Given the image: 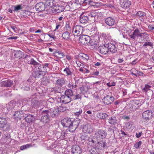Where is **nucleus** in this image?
<instances>
[{
  "instance_id": "1",
  "label": "nucleus",
  "mask_w": 154,
  "mask_h": 154,
  "mask_svg": "<svg viewBox=\"0 0 154 154\" xmlns=\"http://www.w3.org/2000/svg\"><path fill=\"white\" fill-rule=\"evenodd\" d=\"M83 32V27L80 26H76L72 29V33L76 36H79L82 34Z\"/></svg>"
},
{
  "instance_id": "2",
  "label": "nucleus",
  "mask_w": 154,
  "mask_h": 154,
  "mask_svg": "<svg viewBox=\"0 0 154 154\" xmlns=\"http://www.w3.org/2000/svg\"><path fill=\"white\" fill-rule=\"evenodd\" d=\"M1 141L2 144H8L11 141V139L10 134L6 133L3 134Z\"/></svg>"
},
{
  "instance_id": "3",
  "label": "nucleus",
  "mask_w": 154,
  "mask_h": 154,
  "mask_svg": "<svg viewBox=\"0 0 154 154\" xmlns=\"http://www.w3.org/2000/svg\"><path fill=\"white\" fill-rule=\"evenodd\" d=\"M49 111L48 110H45L42 112V116L40 119V121L44 123H48L50 121L48 116Z\"/></svg>"
},
{
  "instance_id": "4",
  "label": "nucleus",
  "mask_w": 154,
  "mask_h": 154,
  "mask_svg": "<svg viewBox=\"0 0 154 154\" xmlns=\"http://www.w3.org/2000/svg\"><path fill=\"white\" fill-rule=\"evenodd\" d=\"M107 135L106 131L103 130L98 129L95 131V136L97 139H103L106 137Z\"/></svg>"
},
{
  "instance_id": "5",
  "label": "nucleus",
  "mask_w": 154,
  "mask_h": 154,
  "mask_svg": "<svg viewBox=\"0 0 154 154\" xmlns=\"http://www.w3.org/2000/svg\"><path fill=\"white\" fill-rule=\"evenodd\" d=\"M10 125L8 124L7 121L6 119L0 118V128L3 130L8 131Z\"/></svg>"
},
{
  "instance_id": "6",
  "label": "nucleus",
  "mask_w": 154,
  "mask_h": 154,
  "mask_svg": "<svg viewBox=\"0 0 154 154\" xmlns=\"http://www.w3.org/2000/svg\"><path fill=\"white\" fill-rule=\"evenodd\" d=\"M91 39L90 37L86 35H84L81 36L79 38V42L83 45H85L90 43L91 45H93L91 43Z\"/></svg>"
},
{
  "instance_id": "7",
  "label": "nucleus",
  "mask_w": 154,
  "mask_h": 154,
  "mask_svg": "<svg viewBox=\"0 0 154 154\" xmlns=\"http://www.w3.org/2000/svg\"><path fill=\"white\" fill-rule=\"evenodd\" d=\"M65 9L64 6L62 5L57 4L56 3L52 9L53 13L57 14L62 12L64 11Z\"/></svg>"
},
{
  "instance_id": "8",
  "label": "nucleus",
  "mask_w": 154,
  "mask_h": 154,
  "mask_svg": "<svg viewBox=\"0 0 154 154\" xmlns=\"http://www.w3.org/2000/svg\"><path fill=\"white\" fill-rule=\"evenodd\" d=\"M61 123L63 127H69L73 124V121L71 119L66 118L61 121Z\"/></svg>"
},
{
  "instance_id": "9",
  "label": "nucleus",
  "mask_w": 154,
  "mask_h": 154,
  "mask_svg": "<svg viewBox=\"0 0 154 154\" xmlns=\"http://www.w3.org/2000/svg\"><path fill=\"white\" fill-rule=\"evenodd\" d=\"M82 131L84 133H91L93 131V127L90 124H87L83 126Z\"/></svg>"
},
{
  "instance_id": "10",
  "label": "nucleus",
  "mask_w": 154,
  "mask_h": 154,
  "mask_svg": "<svg viewBox=\"0 0 154 154\" xmlns=\"http://www.w3.org/2000/svg\"><path fill=\"white\" fill-rule=\"evenodd\" d=\"M114 99V98L112 96L108 95L104 97L103 99V101L105 104L109 105L113 101Z\"/></svg>"
},
{
  "instance_id": "11",
  "label": "nucleus",
  "mask_w": 154,
  "mask_h": 154,
  "mask_svg": "<svg viewBox=\"0 0 154 154\" xmlns=\"http://www.w3.org/2000/svg\"><path fill=\"white\" fill-rule=\"evenodd\" d=\"M41 101H38L36 98H34L31 100V105L33 108H37L42 105Z\"/></svg>"
},
{
  "instance_id": "12",
  "label": "nucleus",
  "mask_w": 154,
  "mask_h": 154,
  "mask_svg": "<svg viewBox=\"0 0 154 154\" xmlns=\"http://www.w3.org/2000/svg\"><path fill=\"white\" fill-rule=\"evenodd\" d=\"M73 115L76 118H80L81 117V115L82 113V110L81 107L75 108L73 110Z\"/></svg>"
},
{
  "instance_id": "13",
  "label": "nucleus",
  "mask_w": 154,
  "mask_h": 154,
  "mask_svg": "<svg viewBox=\"0 0 154 154\" xmlns=\"http://www.w3.org/2000/svg\"><path fill=\"white\" fill-rule=\"evenodd\" d=\"M98 50L100 52L103 54H106L108 52L107 44H104L99 46Z\"/></svg>"
},
{
  "instance_id": "14",
  "label": "nucleus",
  "mask_w": 154,
  "mask_h": 154,
  "mask_svg": "<svg viewBox=\"0 0 154 154\" xmlns=\"http://www.w3.org/2000/svg\"><path fill=\"white\" fill-rule=\"evenodd\" d=\"M106 146V143L103 141H100L96 143L94 146V148L96 150L102 149Z\"/></svg>"
},
{
  "instance_id": "15",
  "label": "nucleus",
  "mask_w": 154,
  "mask_h": 154,
  "mask_svg": "<svg viewBox=\"0 0 154 154\" xmlns=\"http://www.w3.org/2000/svg\"><path fill=\"white\" fill-rule=\"evenodd\" d=\"M48 111L49 113H50L51 116L53 118L56 117L58 115L59 110L57 107L52 108Z\"/></svg>"
},
{
  "instance_id": "16",
  "label": "nucleus",
  "mask_w": 154,
  "mask_h": 154,
  "mask_svg": "<svg viewBox=\"0 0 154 154\" xmlns=\"http://www.w3.org/2000/svg\"><path fill=\"white\" fill-rule=\"evenodd\" d=\"M106 24L109 26H112L116 24V21L114 18L112 17H108L105 20Z\"/></svg>"
},
{
  "instance_id": "17",
  "label": "nucleus",
  "mask_w": 154,
  "mask_h": 154,
  "mask_svg": "<svg viewBox=\"0 0 154 154\" xmlns=\"http://www.w3.org/2000/svg\"><path fill=\"white\" fill-rule=\"evenodd\" d=\"M71 100V98L70 97L65 94L62 95L60 98V102L65 104L70 102Z\"/></svg>"
},
{
  "instance_id": "18",
  "label": "nucleus",
  "mask_w": 154,
  "mask_h": 154,
  "mask_svg": "<svg viewBox=\"0 0 154 154\" xmlns=\"http://www.w3.org/2000/svg\"><path fill=\"white\" fill-rule=\"evenodd\" d=\"M131 2L128 0H122L120 1V5L124 8H129L131 5Z\"/></svg>"
},
{
  "instance_id": "19",
  "label": "nucleus",
  "mask_w": 154,
  "mask_h": 154,
  "mask_svg": "<svg viewBox=\"0 0 154 154\" xmlns=\"http://www.w3.org/2000/svg\"><path fill=\"white\" fill-rule=\"evenodd\" d=\"M108 50L112 53H115L117 48L115 45V44L111 43H109L107 44Z\"/></svg>"
},
{
  "instance_id": "20",
  "label": "nucleus",
  "mask_w": 154,
  "mask_h": 154,
  "mask_svg": "<svg viewBox=\"0 0 154 154\" xmlns=\"http://www.w3.org/2000/svg\"><path fill=\"white\" fill-rule=\"evenodd\" d=\"M36 10L39 12L44 11L45 9V5L43 3H37L35 6Z\"/></svg>"
},
{
  "instance_id": "21",
  "label": "nucleus",
  "mask_w": 154,
  "mask_h": 154,
  "mask_svg": "<svg viewBox=\"0 0 154 154\" xmlns=\"http://www.w3.org/2000/svg\"><path fill=\"white\" fill-rule=\"evenodd\" d=\"M2 86L10 87L12 86L13 81L11 80L7 79L2 81L1 83Z\"/></svg>"
},
{
  "instance_id": "22",
  "label": "nucleus",
  "mask_w": 154,
  "mask_h": 154,
  "mask_svg": "<svg viewBox=\"0 0 154 154\" xmlns=\"http://www.w3.org/2000/svg\"><path fill=\"white\" fill-rule=\"evenodd\" d=\"M72 152L73 154H80L82 152L80 147L77 145H74L72 148Z\"/></svg>"
},
{
  "instance_id": "23",
  "label": "nucleus",
  "mask_w": 154,
  "mask_h": 154,
  "mask_svg": "<svg viewBox=\"0 0 154 154\" xmlns=\"http://www.w3.org/2000/svg\"><path fill=\"white\" fill-rule=\"evenodd\" d=\"M129 104L131 105L132 108L138 107L141 105L140 101L137 100H134L130 101Z\"/></svg>"
},
{
  "instance_id": "24",
  "label": "nucleus",
  "mask_w": 154,
  "mask_h": 154,
  "mask_svg": "<svg viewBox=\"0 0 154 154\" xmlns=\"http://www.w3.org/2000/svg\"><path fill=\"white\" fill-rule=\"evenodd\" d=\"M89 18L87 16H85V14H82L80 16V22L82 23H88Z\"/></svg>"
},
{
  "instance_id": "25",
  "label": "nucleus",
  "mask_w": 154,
  "mask_h": 154,
  "mask_svg": "<svg viewBox=\"0 0 154 154\" xmlns=\"http://www.w3.org/2000/svg\"><path fill=\"white\" fill-rule=\"evenodd\" d=\"M152 116V112L149 110H146L142 114L143 118L146 120H149V117Z\"/></svg>"
},
{
  "instance_id": "26",
  "label": "nucleus",
  "mask_w": 154,
  "mask_h": 154,
  "mask_svg": "<svg viewBox=\"0 0 154 154\" xmlns=\"http://www.w3.org/2000/svg\"><path fill=\"white\" fill-rule=\"evenodd\" d=\"M136 15L141 21H143L144 20L145 17L146 16V14L143 12L139 11L137 12Z\"/></svg>"
},
{
  "instance_id": "27",
  "label": "nucleus",
  "mask_w": 154,
  "mask_h": 154,
  "mask_svg": "<svg viewBox=\"0 0 154 154\" xmlns=\"http://www.w3.org/2000/svg\"><path fill=\"white\" fill-rule=\"evenodd\" d=\"M20 87L22 89L26 91L29 90L30 88L26 82H21L20 85Z\"/></svg>"
},
{
  "instance_id": "28",
  "label": "nucleus",
  "mask_w": 154,
  "mask_h": 154,
  "mask_svg": "<svg viewBox=\"0 0 154 154\" xmlns=\"http://www.w3.org/2000/svg\"><path fill=\"white\" fill-rule=\"evenodd\" d=\"M20 87L22 89L26 91L29 90L30 88L26 82H21L20 85Z\"/></svg>"
},
{
  "instance_id": "29",
  "label": "nucleus",
  "mask_w": 154,
  "mask_h": 154,
  "mask_svg": "<svg viewBox=\"0 0 154 154\" xmlns=\"http://www.w3.org/2000/svg\"><path fill=\"white\" fill-rule=\"evenodd\" d=\"M20 87L22 89L26 91L29 90L30 88L26 82H21L20 85Z\"/></svg>"
},
{
  "instance_id": "30",
  "label": "nucleus",
  "mask_w": 154,
  "mask_h": 154,
  "mask_svg": "<svg viewBox=\"0 0 154 154\" xmlns=\"http://www.w3.org/2000/svg\"><path fill=\"white\" fill-rule=\"evenodd\" d=\"M34 72H33L32 75L34 78H38L41 77L42 75V73L39 70H38L37 67L35 68Z\"/></svg>"
},
{
  "instance_id": "31",
  "label": "nucleus",
  "mask_w": 154,
  "mask_h": 154,
  "mask_svg": "<svg viewBox=\"0 0 154 154\" xmlns=\"http://www.w3.org/2000/svg\"><path fill=\"white\" fill-rule=\"evenodd\" d=\"M44 2L46 5L53 8L56 4L55 1L54 0H44Z\"/></svg>"
},
{
  "instance_id": "32",
  "label": "nucleus",
  "mask_w": 154,
  "mask_h": 154,
  "mask_svg": "<svg viewBox=\"0 0 154 154\" xmlns=\"http://www.w3.org/2000/svg\"><path fill=\"white\" fill-rule=\"evenodd\" d=\"M140 32V31L139 29L137 28L135 29L133 32L132 34L130 35V37L133 39H135L136 37L138 38V34Z\"/></svg>"
},
{
  "instance_id": "33",
  "label": "nucleus",
  "mask_w": 154,
  "mask_h": 154,
  "mask_svg": "<svg viewBox=\"0 0 154 154\" xmlns=\"http://www.w3.org/2000/svg\"><path fill=\"white\" fill-rule=\"evenodd\" d=\"M23 115V112L20 110H18L15 111V113L13 115L14 118L15 119H17V118H21Z\"/></svg>"
},
{
  "instance_id": "34",
  "label": "nucleus",
  "mask_w": 154,
  "mask_h": 154,
  "mask_svg": "<svg viewBox=\"0 0 154 154\" xmlns=\"http://www.w3.org/2000/svg\"><path fill=\"white\" fill-rule=\"evenodd\" d=\"M89 1V0H75V2L79 6H80L82 4L86 5Z\"/></svg>"
},
{
  "instance_id": "35",
  "label": "nucleus",
  "mask_w": 154,
  "mask_h": 154,
  "mask_svg": "<svg viewBox=\"0 0 154 154\" xmlns=\"http://www.w3.org/2000/svg\"><path fill=\"white\" fill-rule=\"evenodd\" d=\"M37 68L38 70L42 73L43 75L47 72L46 68V67H45L43 65H41L39 64V65L38 66Z\"/></svg>"
},
{
  "instance_id": "36",
  "label": "nucleus",
  "mask_w": 154,
  "mask_h": 154,
  "mask_svg": "<svg viewBox=\"0 0 154 154\" xmlns=\"http://www.w3.org/2000/svg\"><path fill=\"white\" fill-rule=\"evenodd\" d=\"M89 2L86 3V5H90L91 6L95 7H98L101 5V3L100 2H94L91 0H89Z\"/></svg>"
},
{
  "instance_id": "37",
  "label": "nucleus",
  "mask_w": 154,
  "mask_h": 154,
  "mask_svg": "<svg viewBox=\"0 0 154 154\" xmlns=\"http://www.w3.org/2000/svg\"><path fill=\"white\" fill-rule=\"evenodd\" d=\"M23 116L24 117V115ZM24 117L25 120L28 122H32L34 119L33 116L30 114H28L27 116H24Z\"/></svg>"
},
{
  "instance_id": "38",
  "label": "nucleus",
  "mask_w": 154,
  "mask_h": 154,
  "mask_svg": "<svg viewBox=\"0 0 154 154\" xmlns=\"http://www.w3.org/2000/svg\"><path fill=\"white\" fill-rule=\"evenodd\" d=\"M89 89V87L88 86H82L80 88L81 93L84 94L88 91Z\"/></svg>"
},
{
  "instance_id": "39",
  "label": "nucleus",
  "mask_w": 154,
  "mask_h": 154,
  "mask_svg": "<svg viewBox=\"0 0 154 154\" xmlns=\"http://www.w3.org/2000/svg\"><path fill=\"white\" fill-rule=\"evenodd\" d=\"M16 105V102L14 100H12L10 101L8 104L7 107L8 109V110H9L10 109H14V108L15 107Z\"/></svg>"
},
{
  "instance_id": "40",
  "label": "nucleus",
  "mask_w": 154,
  "mask_h": 154,
  "mask_svg": "<svg viewBox=\"0 0 154 154\" xmlns=\"http://www.w3.org/2000/svg\"><path fill=\"white\" fill-rule=\"evenodd\" d=\"M28 64L33 65L35 67H37L40 64L39 63L37 62L33 58L31 59L30 60L28 61Z\"/></svg>"
},
{
  "instance_id": "41",
  "label": "nucleus",
  "mask_w": 154,
  "mask_h": 154,
  "mask_svg": "<svg viewBox=\"0 0 154 154\" xmlns=\"http://www.w3.org/2000/svg\"><path fill=\"white\" fill-rule=\"evenodd\" d=\"M108 122L111 125H115L117 123L116 118L115 116L111 117L109 119Z\"/></svg>"
},
{
  "instance_id": "42",
  "label": "nucleus",
  "mask_w": 154,
  "mask_h": 154,
  "mask_svg": "<svg viewBox=\"0 0 154 154\" xmlns=\"http://www.w3.org/2000/svg\"><path fill=\"white\" fill-rule=\"evenodd\" d=\"M55 54H56V56H57L58 57L60 58L65 56V55L62 51L56 50L55 51Z\"/></svg>"
},
{
  "instance_id": "43",
  "label": "nucleus",
  "mask_w": 154,
  "mask_h": 154,
  "mask_svg": "<svg viewBox=\"0 0 154 154\" xmlns=\"http://www.w3.org/2000/svg\"><path fill=\"white\" fill-rule=\"evenodd\" d=\"M65 81L63 79H59L56 82V84L59 87H61L64 83Z\"/></svg>"
},
{
  "instance_id": "44",
  "label": "nucleus",
  "mask_w": 154,
  "mask_h": 154,
  "mask_svg": "<svg viewBox=\"0 0 154 154\" xmlns=\"http://www.w3.org/2000/svg\"><path fill=\"white\" fill-rule=\"evenodd\" d=\"M70 36L69 33L68 32H64L62 35V37L63 39L66 40H68Z\"/></svg>"
},
{
  "instance_id": "45",
  "label": "nucleus",
  "mask_w": 154,
  "mask_h": 154,
  "mask_svg": "<svg viewBox=\"0 0 154 154\" xmlns=\"http://www.w3.org/2000/svg\"><path fill=\"white\" fill-rule=\"evenodd\" d=\"M96 139V138H90L88 139L89 142V143H88V144L89 145V144H91V146L93 148L96 143V141L95 140Z\"/></svg>"
},
{
  "instance_id": "46",
  "label": "nucleus",
  "mask_w": 154,
  "mask_h": 154,
  "mask_svg": "<svg viewBox=\"0 0 154 154\" xmlns=\"http://www.w3.org/2000/svg\"><path fill=\"white\" fill-rule=\"evenodd\" d=\"M65 95L69 96L71 98V97H72L73 95V92L71 89H67L66 90L65 92Z\"/></svg>"
},
{
  "instance_id": "47",
  "label": "nucleus",
  "mask_w": 154,
  "mask_h": 154,
  "mask_svg": "<svg viewBox=\"0 0 154 154\" xmlns=\"http://www.w3.org/2000/svg\"><path fill=\"white\" fill-rule=\"evenodd\" d=\"M151 86L148 84H146L144 87L142 89L143 92H147L148 91L150 90Z\"/></svg>"
},
{
  "instance_id": "48",
  "label": "nucleus",
  "mask_w": 154,
  "mask_h": 154,
  "mask_svg": "<svg viewBox=\"0 0 154 154\" xmlns=\"http://www.w3.org/2000/svg\"><path fill=\"white\" fill-rule=\"evenodd\" d=\"M108 116V115L105 113H100L97 114V116L100 119H104Z\"/></svg>"
},
{
  "instance_id": "49",
  "label": "nucleus",
  "mask_w": 154,
  "mask_h": 154,
  "mask_svg": "<svg viewBox=\"0 0 154 154\" xmlns=\"http://www.w3.org/2000/svg\"><path fill=\"white\" fill-rule=\"evenodd\" d=\"M64 72L67 75H71L72 74V72L70 70V69L68 67H66L63 70Z\"/></svg>"
},
{
  "instance_id": "50",
  "label": "nucleus",
  "mask_w": 154,
  "mask_h": 154,
  "mask_svg": "<svg viewBox=\"0 0 154 154\" xmlns=\"http://www.w3.org/2000/svg\"><path fill=\"white\" fill-rule=\"evenodd\" d=\"M67 86L70 89H75L77 87V85L75 84L70 82L67 85Z\"/></svg>"
},
{
  "instance_id": "51",
  "label": "nucleus",
  "mask_w": 154,
  "mask_h": 154,
  "mask_svg": "<svg viewBox=\"0 0 154 154\" xmlns=\"http://www.w3.org/2000/svg\"><path fill=\"white\" fill-rule=\"evenodd\" d=\"M126 126L127 129H133L134 128V126L133 125L132 123L128 122L126 124Z\"/></svg>"
},
{
  "instance_id": "52",
  "label": "nucleus",
  "mask_w": 154,
  "mask_h": 154,
  "mask_svg": "<svg viewBox=\"0 0 154 154\" xmlns=\"http://www.w3.org/2000/svg\"><path fill=\"white\" fill-rule=\"evenodd\" d=\"M77 127V126L75 125L73 126L72 124L69 127L70 132H73L76 129Z\"/></svg>"
},
{
  "instance_id": "53",
  "label": "nucleus",
  "mask_w": 154,
  "mask_h": 154,
  "mask_svg": "<svg viewBox=\"0 0 154 154\" xmlns=\"http://www.w3.org/2000/svg\"><path fill=\"white\" fill-rule=\"evenodd\" d=\"M51 90L52 92L54 91L55 93H60L61 91L59 87H54Z\"/></svg>"
},
{
  "instance_id": "54",
  "label": "nucleus",
  "mask_w": 154,
  "mask_h": 154,
  "mask_svg": "<svg viewBox=\"0 0 154 154\" xmlns=\"http://www.w3.org/2000/svg\"><path fill=\"white\" fill-rule=\"evenodd\" d=\"M142 144V142L141 141L136 142L134 145V147L136 149L140 148V146Z\"/></svg>"
},
{
  "instance_id": "55",
  "label": "nucleus",
  "mask_w": 154,
  "mask_h": 154,
  "mask_svg": "<svg viewBox=\"0 0 154 154\" xmlns=\"http://www.w3.org/2000/svg\"><path fill=\"white\" fill-rule=\"evenodd\" d=\"M14 8V11H18L21 9L22 8L20 5H18L17 6H14L13 7Z\"/></svg>"
},
{
  "instance_id": "56",
  "label": "nucleus",
  "mask_w": 154,
  "mask_h": 154,
  "mask_svg": "<svg viewBox=\"0 0 154 154\" xmlns=\"http://www.w3.org/2000/svg\"><path fill=\"white\" fill-rule=\"evenodd\" d=\"M149 46L151 47H152V48H153V47H152L153 43H152L150 42H146L143 45V46L144 47H145V46Z\"/></svg>"
},
{
  "instance_id": "57",
  "label": "nucleus",
  "mask_w": 154,
  "mask_h": 154,
  "mask_svg": "<svg viewBox=\"0 0 154 154\" xmlns=\"http://www.w3.org/2000/svg\"><path fill=\"white\" fill-rule=\"evenodd\" d=\"M96 15V14L93 11L91 12L88 15V16L90 17L94 18Z\"/></svg>"
},
{
  "instance_id": "58",
  "label": "nucleus",
  "mask_w": 154,
  "mask_h": 154,
  "mask_svg": "<svg viewBox=\"0 0 154 154\" xmlns=\"http://www.w3.org/2000/svg\"><path fill=\"white\" fill-rule=\"evenodd\" d=\"M76 63L79 66L85 68V65H84L83 63H82L79 61H77L76 62Z\"/></svg>"
},
{
  "instance_id": "59",
  "label": "nucleus",
  "mask_w": 154,
  "mask_h": 154,
  "mask_svg": "<svg viewBox=\"0 0 154 154\" xmlns=\"http://www.w3.org/2000/svg\"><path fill=\"white\" fill-rule=\"evenodd\" d=\"M115 83L114 82H109L107 83L106 85L108 87L114 86L115 85Z\"/></svg>"
},
{
  "instance_id": "60",
  "label": "nucleus",
  "mask_w": 154,
  "mask_h": 154,
  "mask_svg": "<svg viewBox=\"0 0 154 154\" xmlns=\"http://www.w3.org/2000/svg\"><path fill=\"white\" fill-rule=\"evenodd\" d=\"M59 112H63L66 110V108L62 106H60L59 107H58Z\"/></svg>"
},
{
  "instance_id": "61",
  "label": "nucleus",
  "mask_w": 154,
  "mask_h": 154,
  "mask_svg": "<svg viewBox=\"0 0 154 154\" xmlns=\"http://www.w3.org/2000/svg\"><path fill=\"white\" fill-rule=\"evenodd\" d=\"M142 134V132H140L138 133H137L136 135V136L137 138H139L140 137L141 135Z\"/></svg>"
},
{
  "instance_id": "62",
  "label": "nucleus",
  "mask_w": 154,
  "mask_h": 154,
  "mask_svg": "<svg viewBox=\"0 0 154 154\" xmlns=\"http://www.w3.org/2000/svg\"><path fill=\"white\" fill-rule=\"evenodd\" d=\"M18 38L17 36H11L8 38V39H17Z\"/></svg>"
},
{
  "instance_id": "63",
  "label": "nucleus",
  "mask_w": 154,
  "mask_h": 154,
  "mask_svg": "<svg viewBox=\"0 0 154 154\" xmlns=\"http://www.w3.org/2000/svg\"><path fill=\"white\" fill-rule=\"evenodd\" d=\"M81 96L80 94H77L75 96V99H79L81 98Z\"/></svg>"
},
{
  "instance_id": "64",
  "label": "nucleus",
  "mask_w": 154,
  "mask_h": 154,
  "mask_svg": "<svg viewBox=\"0 0 154 154\" xmlns=\"http://www.w3.org/2000/svg\"><path fill=\"white\" fill-rule=\"evenodd\" d=\"M11 27L14 31H16L17 29V28L14 26H11Z\"/></svg>"
}]
</instances>
